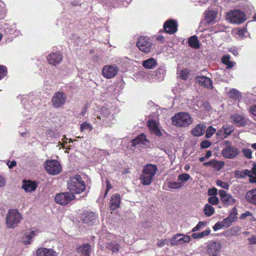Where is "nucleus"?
<instances>
[{"mask_svg":"<svg viewBox=\"0 0 256 256\" xmlns=\"http://www.w3.org/2000/svg\"><path fill=\"white\" fill-rule=\"evenodd\" d=\"M212 144V143L208 140H204L200 142V147L202 148H206L210 147Z\"/></svg>","mask_w":256,"mask_h":256,"instance_id":"obj_51","label":"nucleus"},{"mask_svg":"<svg viewBox=\"0 0 256 256\" xmlns=\"http://www.w3.org/2000/svg\"><path fill=\"white\" fill-rule=\"evenodd\" d=\"M222 63L226 66V68L230 69L234 66L233 62L230 60V56H224L222 59Z\"/></svg>","mask_w":256,"mask_h":256,"instance_id":"obj_36","label":"nucleus"},{"mask_svg":"<svg viewBox=\"0 0 256 256\" xmlns=\"http://www.w3.org/2000/svg\"><path fill=\"white\" fill-rule=\"evenodd\" d=\"M48 63L53 66H56L60 64L62 60V54L58 51L48 54L46 58Z\"/></svg>","mask_w":256,"mask_h":256,"instance_id":"obj_17","label":"nucleus"},{"mask_svg":"<svg viewBox=\"0 0 256 256\" xmlns=\"http://www.w3.org/2000/svg\"><path fill=\"white\" fill-rule=\"evenodd\" d=\"M237 210L236 207L232 208L228 216L224 219L223 222L225 224V228L229 227L234 222H235L237 219Z\"/></svg>","mask_w":256,"mask_h":256,"instance_id":"obj_19","label":"nucleus"},{"mask_svg":"<svg viewBox=\"0 0 256 256\" xmlns=\"http://www.w3.org/2000/svg\"><path fill=\"white\" fill-rule=\"evenodd\" d=\"M119 70L116 64L104 66L102 69V74L106 78L110 79L114 77Z\"/></svg>","mask_w":256,"mask_h":256,"instance_id":"obj_11","label":"nucleus"},{"mask_svg":"<svg viewBox=\"0 0 256 256\" xmlns=\"http://www.w3.org/2000/svg\"><path fill=\"white\" fill-rule=\"evenodd\" d=\"M8 73V69L6 66L0 65V80L2 79Z\"/></svg>","mask_w":256,"mask_h":256,"instance_id":"obj_44","label":"nucleus"},{"mask_svg":"<svg viewBox=\"0 0 256 256\" xmlns=\"http://www.w3.org/2000/svg\"><path fill=\"white\" fill-rule=\"evenodd\" d=\"M178 27L177 21L172 18L166 20L163 26L164 32L170 34H173L176 33L178 30Z\"/></svg>","mask_w":256,"mask_h":256,"instance_id":"obj_12","label":"nucleus"},{"mask_svg":"<svg viewBox=\"0 0 256 256\" xmlns=\"http://www.w3.org/2000/svg\"><path fill=\"white\" fill-rule=\"evenodd\" d=\"M248 240L250 244H256V238L255 236H252V238H249Z\"/></svg>","mask_w":256,"mask_h":256,"instance_id":"obj_60","label":"nucleus"},{"mask_svg":"<svg viewBox=\"0 0 256 256\" xmlns=\"http://www.w3.org/2000/svg\"><path fill=\"white\" fill-rule=\"evenodd\" d=\"M231 122L238 127H243L247 124V120L244 116L238 114H234L230 117Z\"/></svg>","mask_w":256,"mask_h":256,"instance_id":"obj_16","label":"nucleus"},{"mask_svg":"<svg viewBox=\"0 0 256 256\" xmlns=\"http://www.w3.org/2000/svg\"><path fill=\"white\" fill-rule=\"evenodd\" d=\"M244 156L248 159L252 158V150L250 148H244L242 150Z\"/></svg>","mask_w":256,"mask_h":256,"instance_id":"obj_43","label":"nucleus"},{"mask_svg":"<svg viewBox=\"0 0 256 256\" xmlns=\"http://www.w3.org/2000/svg\"><path fill=\"white\" fill-rule=\"evenodd\" d=\"M6 183L5 179L4 177L0 176V188L4 186Z\"/></svg>","mask_w":256,"mask_h":256,"instance_id":"obj_61","label":"nucleus"},{"mask_svg":"<svg viewBox=\"0 0 256 256\" xmlns=\"http://www.w3.org/2000/svg\"><path fill=\"white\" fill-rule=\"evenodd\" d=\"M142 66L147 69H153L158 64L156 60L154 58H149L142 62Z\"/></svg>","mask_w":256,"mask_h":256,"instance_id":"obj_29","label":"nucleus"},{"mask_svg":"<svg viewBox=\"0 0 256 256\" xmlns=\"http://www.w3.org/2000/svg\"><path fill=\"white\" fill-rule=\"evenodd\" d=\"M240 230V228L238 226H233L228 230V234L231 236H236Z\"/></svg>","mask_w":256,"mask_h":256,"instance_id":"obj_45","label":"nucleus"},{"mask_svg":"<svg viewBox=\"0 0 256 256\" xmlns=\"http://www.w3.org/2000/svg\"><path fill=\"white\" fill-rule=\"evenodd\" d=\"M35 235L34 231H32L30 234L26 235V238H28V242H26V244H29L30 243V240Z\"/></svg>","mask_w":256,"mask_h":256,"instance_id":"obj_55","label":"nucleus"},{"mask_svg":"<svg viewBox=\"0 0 256 256\" xmlns=\"http://www.w3.org/2000/svg\"><path fill=\"white\" fill-rule=\"evenodd\" d=\"M216 136H218V138H220L221 140L227 138L226 135L225 134L222 128L220 129L217 131Z\"/></svg>","mask_w":256,"mask_h":256,"instance_id":"obj_47","label":"nucleus"},{"mask_svg":"<svg viewBox=\"0 0 256 256\" xmlns=\"http://www.w3.org/2000/svg\"><path fill=\"white\" fill-rule=\"evenodd\" d=\"M204 211L207 216H210L214 214V208L211 205L206 204L204 207Z\"/></svg>","mask_w":256,"mask_h":256,"instance_id":"obj_35","label":"nucleus"},{"mask_svg":"<svg viewBox=\"0 0 256 256\" xmlns=\"http://www.w3.org/2000/svg\"><path fill=\"white\" fill-rule=\"evenodd\" d=\"M248 176L249 177V182L250 183H256V175L252 174L250 170V174L248 175Z\"/></svg>","mask_w":256,"mask_h":256,"instance_id":"obj_52","label":"nucleus"},{"mask_svg":"<svg viewBox=\"0 0 256 256\" xmlns=\"http://www.w3.org/2000/svg\"><path fill=\"white\" fill-rule=\"evenodd\" d=\"M149 142L150 140L146 138V135L142 133L132 140V146H133L138 145L145 146L147 145Z\"/></svg>","mask_w":256,"mask_h":256,"instance_id":"obj_20","label":"nucleus"},{"mask_svg":"<svg viewBox=\"0 0 256 256\" xmlns=\"http://www.w3.org/2000/svg\"><path fill=\"white\" fill-rule=\"evenodd\" d=\"M188 46L194 48H200V42L198 40V38L196 36H190L188 40Z\"/></svg>","mask_w":256,"mask_h":256,"instance_id":"obj_30","label":"nucleus"},{"mask_svg":"<svg viewBox=\"0 0 256 256\" xmlns=\"http://www.w3.org/2000/svg\"><path fill=\"white\" fill-rule=\"evenodd\" d=\"M82 256H90L91 246L88 243L84 244L80 248Z\"/></svg>","mask_w":256,"mask_h":256,"instance_id":"obj_31","label":"nucleus"},{"mask_svg":"<svg viewBox=\"0 0 256 256\" xmlns=\"http://www.w3.org/2000/svg\"><path fill=\"white\" fill-rule=\"evenodd\" d=\"M218 194V190L216 188H210L208 190V196H215Z\"/></svg>","mask_w":256,"mask_h":256,"instance_id":"obj_54","label":"nucleus"},{"mask_svg":"<svg viewBox=\"0 0 256 256\" xmlns=\"http://www.w3.org/2000/svg\"><path fill=\"white\" fill-rule=\"evenodd\" d=\"M204 19L207 24H211L216 22L218 12L214 10H206L204 12Z\"/></svg>","mask_w":256,"mask_h":256,"instance_id":"obj_26","label":"nucleus"},{"mask_svg":"<svg viewBox=\"0 0 256 256\" xmlns=\"http://www.w3.org/2000/svg\"><path fill=\"white\" fill-rule=\"evenodd\" d=\"M229 96L234 100H238L241 97L240 92L234 88H232L228 92Z\"/></svg>","mask_w":256,"mask_h":256,"instance_id":"obj_38","label":"nucleus"},{"mask_svg":"<svg viewBox=\"0 0 256 256\" xmlns=\"http://www.w3.org/2000/svg\"><path fill=\"white\" fill-rule=\"evenodd\" d=\"M168 244V240H167L166 239H164V240L162 239L158 242L157 246H158L160 248V247H162L164 246H165L166 244Z\"/></svg>","mask_w":256,"mask_h":256,"instance_id":"obj_53","label":"nucleus"},{"mask_svg":"<svg viewBox=\"0 0 256 256\" xmlns=\"http://www.w3.org/2000/svg\"><path fill=\"white\" fill-rule=\"evenodd\" d=\"M225 224H224L223 220L222 222H216L214 226H213V230L214 231H216L217 230H218L220 229H222L223 228H225Z\"/></svg>","mask_w":256,"mask_h":256,"instance_id":"obj_49","label":"nucleus"},{"mask_svg":"<svg viewBox=\"0 0 256 256\" xmlns=\"http://www.w3.org/2000/svg\"><path fill=\"white\" fill-rule=\"evenodd\" d=\"M251 172L254 175H256V164H253L252 168V169Z\"/></svg>","mask_w":256,"mask_h":256,"instance_id":"obj_62","label":"nucleus"},{"mask_svg":"<svg viewBox=\"0 0 256 256\" xmlns=\"http://www.w3.org/2000/svg\"><path fill=\"white\" fill-rule=\"evenodd\" d=\"M121 202L120 196L118 194H116L112 196L110 199V208L114 210L120 207Z\"/></svg>","mask_w":256,"mask_h":256,"instance_id":"obj_24","label":"nucleus"},{"mask_svg":"<svg viewBox=\"0 0 256 256\" xmlns=\"http://www.w3.org/2000/svg\"><path fill=\"white\" fill-rule=\"evenodd\" d=\"M157 170V166L154 164H147L144 166L140 178L142 184L144 186L150 185L153 181Z\"/></svg>","mask_w":256,"mask_h":256,"instance_id":"obj_2","label":"nucleus"},{"mask_svg":"<svg viewBox=\"0 0 256 256\" xmlns=\"http://www.w3.org/2000/svg\"><path fill=\"white\" fill-rule=\"evenodd\" d=\"M66 95L62 92H56L52 98V104L54 108H58L62 107L66 103Z\"/></svg>","mask_w":256,"mask_h":256,"instance_id":"obj_9","label":"nucleus"},{"mask_svg":"<svg viewBox=\"0 0 256 256\" xmlns=\"http://www.w3.org/2000/svg\"><path fill=\"white\" fill-rule=\"evenodd\" d=\"M210 230H206L200 233H193L192 234V237L194 239L200 238L204 236H207L210 234Z\"/></svg>","mask_w":256,"mask_h":256,"instance_id":"obj_37","label":"nucleus"},{"mask_svg":"<svg viewBox=\"0 0 256 256\" xmlns=\"http://www.w3.org/2000/svg\"><path fill=\"white\" fill-rule=\"evenodd\" d=\"M224 166V162L223 161H218L216 160H212V166L216 170L218 171L220 170Z\"/></svg>","mask_w":256,"mask_h":256,"instance_id":"obj_34","label":"nucleus"},{"mask_svg":"<svg viewBox=\"0 0 256 256\" xmlns=\"http://www.w3.org/2000/svg\"><path fill=\"white\" fill-rule=\"evenodd\" d=\"M208 202L209 203L211 204H212L216 205L217 204L218 202V198L216 196H213L210 197L208 199Z\"/></svg>","mask_w":256,"mask_h":256,"instance_id":"obj_50","label":"nucleus"},{"mask_svg":"<svg viewBox=\"0 0 256 256\" xmlns=\"http://www.w3.org/2000/svg\"><path fill=\"white\" fill-rule=\"evenodd\" d=\"M206 128V126L205 124H199L191 130V134L194 136H200L204 134Z\"/></svg>","mask_w":256,"mask_h":256,"instance_id":"obj_27","label":"nucleus"},{"mask_svg":"<svg viewBox=\"0 0 256 256\" xmlns=\"http://www.w3.org/2000/svg\"><path fill=\"white\" fill-rule=\"evenodd\" d=\"M147 126L152 134H154L158 136H162V132L158 127L156 120H148L147 122Z\"/></svg>","mask_w":256,"mask_h":256,"instance_id":"obj_21","label":"nucleus"},{"mask_svg":"<svg viewBox=\"0 0 256 256\" xmlns=\"http://www.w3.org/2000/svg\"><path fill=\"white\" fill-rule=\"evenodd\" d=\"M172 124L178 127H187L192 124L193 119L186 112H179L174 114L171 118Z\"/></svg>","mask_w":256,"mask_h":256,"instance_id":"obj_3","label":"nucleus"},{"mask_svg":"<svg viewBox=\"0 0 256 256\" xmlns=\"http://www.w3.org/2000/svg\"><path fill=\"white\" fill-rule=\"evenodd\" d=\"M22 219L21 214L16 209L10 210L6 216V224L8 228L17 226Z\"/></svg>","mask_w":256,"mask_h":256,"instance_id":"obj_4","label":"nucleus"},{"mask_svg":"<svg viewBox=\"0 0 256 256\" xmlns=\"http://www.w3.org/2000/svg\"><path fill=\"white\" fill-rule=\"evenodd\" d=\"M226 137L230 135L234 131V128L232 126H224L222 128Z\"/></svg>","mask_w":256,"mask_h":256,"instance_id":"obj_42","label":"nucleus"},{"mask_svg":"<svg viewBox=\"0 0 256 256\" xmlns=\"http://www.w3.org/2000/svg\"><path fill=\"white\" fill-rule=\"evenodd\" d=\"M222 247V244L220 242H210L206 248L207 254L208 256H220L219 253Z\"/></svg>","mask_w":256,"mask_h":256,"instance_id":"obj_10","label":"nucleus"},{"mask_svg":"<svg viewBox=\"0 0 256 256\" xmlns=\"http://www.w3.org/2000/svg\"><path fill=\"white\" fill-rule=\"evenodd\" d=\"M226 18L230 22L237 24H242L246 20L245 14L238 10L229 12L226 14Z\"/></svg>","mask_w":256,"mask_h":256,"instance_id":"obj_5","label":"nucleus"},{"mask_svg":"<svg viewBox=\"0 0 256 256\" xmlns=\"http://www.w3.org/2000/svg\"><path fill=\"white\" fill-rule=\"evenodd\" d=\"M136 45L141 52L148 53L152 49V44L149 38L142 36L138 38Z\"/></svg>","mask_w":256,"mask_h":256,"instance_id":"obj_7","label":"nucleus"},{"mask_svg":"<svg viewBox=\"0 0 256 256\" xmlns=\"http://www.w3.org/2000/svg\"><path fill=\"white\" fill-rule=\"evenodd\" d=\"M68 188L73 194H80L85 190L86 184L80 175L76 174L70 178Z\"/></svg>","mask_w":256,"mask_h":256,"instance_id":"obj_1","label":"nucleus"},{"mask_svg":"<svg viewBox=\"0 0 256 256\" xmlns=\"http://www.w3.org/2000/svg\"><path fill=\"white\" fill-rule=\"evenodd\" d=\"M189 75V70L187 69L182 70L180 74V77L183 80H186Z\"/></svg>","mask_w":256,"mask_h":256,"instance_id":"obj_46","label":"nucleus"},{"mask_svg":"<svg viewBox=\"0 0 256 256\" xmlns=\"http://www.w3.org/2000/svg\"><path fill=\"white\" fill-rule=\"evenodd\" d=\"M204 224H205V222H198V223L197 224V225L192 228V232H194L198 230L202 226H204Z\"/></svg>","mask_w":256,"mask_h":256,"instance_id":"obj_56","label":"nucleus"},{"mask_svg":"<svg viewBox=\"0 0 256 256\" xmlns=\"http://www.w3.org/2000/svg\"><path fill=\"white\" fill-rule=\"evenodd\" d=\"M36 256H57L56 252L52 248H40L36 251Z\"/></svg>","mask_w":256,"mask_h":256,"instance_id":"obj_25","label":"nucleus"},{"mask_svg":"<svg viewBox=\"0 0 256 256\" xmlns=\"http://www.w3.org/2000/svg\"><path fill=\"white\" fill-rule=\"evenodd\" d=\"M211 156H212V152L210 150H208L206 154L205 157L206 158H210Z\"/></svg>","mask_w":256,"mask_h":256,"instance_id":"obj_64","label":"nucleus"},{"mask_svg":"<svg viewBox=\"0 0 256 256\" xmlns=\"http://www.w3.org/2000/svg\"><path fill=\"white\" fill-rule=\"evenodd\" d=\"M112 246V250L113 252H116L119 250V246L118 244H114L110 245Z\"/></svg>","mask_w":256,"mask_h":256,"instance_id":"obj_58","label":"nucleus"},{"mask_svg":"<svg viewBox=\"0 0 256 256\" xmlns=\"http://www.w3.org/2000/svg\"><path fill=\"white\" fill-rule=\"evenodd\" d=\"M240 154L239 150L234 146H228L223 148L222 151V156L228 159L236 158Z\"/></svg>","mask_w":256,"mask_h":256,"instance_id":"obj_13","label":"nucleus"},{"mask_svg":"<svg viewBox=\"0 0 256 256\" xmlns=\"http://www.w3.org/2000/svg\"><path fill=\"white\" fill-rule=\"evenodd\" d=\"M46 171L50 174L57 175L62 172V168L60 162L56 160H47L44 164Z\"/></svg>","mask_w":256,"mask_h":256,"instance_id":"obj_6","label":"nucleus"},{"mask_svg":"<svg viewBox=\"0 0 256 256\" xmlns=\"http://www.w3.org/2000/svg\"><path fill=\"white\" fill-rule=\"evenodd\" d=\"M196 80L200 85L205 88L210 90L213 88L212 82L210 78L204 76H197L196 77Z\"/></svg>","mask_w":256,"mask_h":256,"instance_id":"obj_18","label":"nucleus"},{"mask_svg":"<svg viewBox=\"0 0 256 256\" xmlns=\"http://www.w3.org/2000/svg\"><path fill=\"white\" fill-rule=\"evenodd\" d=\"M191 240L190 236L181 234H175L170 240V244L172 246H178L183 243H188Z\"/></svg>","mask_w":256,"mask_h":256,"instance_id":"obj_14","label":"nucleus"},{"mask_svg":"<svg viewBox=\"0 0 256 256\" xmlns=\"http://www.w3.org/2000/svg\"><path fill=\"white\" fill-rule=\"evenodd\" d=\"M96 214L92 212H86L82 216V220L88 224H92L96 219Z\"/></svg>","mask_w":256,"mask_h":256,"instance_id":"obj_22","label":"nucleus"},{"mask_svg":"<svg viewBox=\"0 0 256 256\" xmlns=\"http://www.w3.org/2000/svg\"><path fill=\"white\" fill-rule=\"evenodd\" d=\"M16 164V162L14 160H12L10 162V165H8V167L10 168H12L13 167L15 166Z\"/></svg>","mask_w":256,"mask_h":256,"instance_id":"obj_63","label":"nucleus"},{"mask_svg":"<svg viewBox=\"0 0 256 256\" xmlns=\"http://www.w3.org/2000/svg\"><path fill=\"white\" fill-rule=\"evenodd\" d=\"M93 127L91 124L85 122L80 124V130L81 132H84L86 130L92 131Z\"/></svg>","mask_w":256,"mask_h":256,"instance_id":"obj_39","label":"nucleus"},{"mask_svg":"<svg viewBox=\"0 0 256 256\" xmlns=\"http://www.w3.org/2000/svg\"><path fill=\"white\" fill-rule=\"evenodd\" d=\"M216 184L226 190H228L229 188V184H228V183L226 182H224L221 180H218L216 181Z\"/></svg>","mask_w":256,"mask_h":256,"instance_id":"obj_48","label":"nucleus"},{"mask_svg":"<svg viewBox=\"0 0 256 256\" xmlns=\"http://www.w3.org/2000/svg\"><path fill=\"white\" fill-rule=\"evenodd\" d=\"M190 178V176L188 174L183 173L178 176V179L180 182H183L188 181Z\"/></svg>","mask_w":256,"mask_h":256,"instance_id":"obj_40","label":"nucleus"},{"mask_svg":"<svg viewBox=\"0 0 256 256\" xmlns=\"http://www.w3.org/2000/svg\"><path fill=\"white\" fill-rule=\"evenodd\" d=\"M245 197L247 202L256 206V188L248 190Z\"/></svg>","mask_w":256,"mask_h":256,"instance_id":"obj_28","label":"nucleus"},{"mask_svg":"<svg viewBox=\"0 0 256 256\" xmlns=\"http://www.w3.org/2000/svg\"><path fill=\"white\" fill-rule=\"evenodd\" d=\"M250 111L252 114L256 116V104L252 106L250 108Z\"/></svg>","mask_w":256,"mask_h":256,"instance_id":"obj_59","label":"nucleus"},{"mask_svg":"<svg viewBox=\"0 0 256 256\" xmlns=\"http://www.w3.org/2000/svg\"><path fill=\"white\" fill-rule=\"evenodd\" d=\"M250 174V170H236L234 171L235 177L237 178H243Z\"/></svg>","mask_w":256,"mask_h":256,"instance_id":"obj_33","label":"nucleus"},{"mask_svg":"<svg viewBox=\"0 0 256 256\" xmlns=\"http://www.w3.org/2000/svg\"><path fill=\"white\" fill-rule=\"evenodd\" d=\"M218 194L220 197L221 201L226 206L233 205L236 202V199L231 194H228L226 192L223 190H219Z\"/></svg>","mask_w":256,"mask_h":256,"instance_id":"obj_15","label":"nucleus"},{"mask_svg":"<svg viewBox=\"0 0 256 256\" xmlns=\"http://www.w3.org/2000/svg\"><path fill=\"white\" fill-rule=\"evenodd\" d=\"M216 132V129L212 126H210L206 130V137L208 138H210Z\"/></svg>","mask_w":256,"mask_h":256,"instance_id":"obj_41","label":"nucleus"},{"mask_svg":"<svg viewBox=\"0 0 256 256\" xmlns=\"http://www.w3.org/2000/svg\"><path fill=\"white\" fill-rule=\"evenodd\" d=\"M184 186V184L182 182H170L167 184L168 190H177L180 188Z\"/></svg>","mask_w":256,"mask_h":256,"instance_id":"obj_32","label":"nucleus"},{"mask_svg":"<svg viewBox=\"0 0 256 256\" xmlns=\"http://www.w3.org/2000/svg\"><path fill=\"white\" fill-rule=\"evenodd\" d=\"M22 183V188L28 192L34 191L38 187L36 182L31 180H23Z\"/></svg>","mask_w":256,"mask_h":256,"instance_id":"obj_23","label":"nucleus"},{"mask_svg":"<svg viewBox=\"0 0 256 256\" xmlns=\"http://www.w3.org/2000/svg\"><path fill=\"white\" fill-rule=\"evenodd\" d=\"M76 198L74 194L70 192H60L54 198L55 202L62 206H66Z\"/></svg>","mask_w":256,"mask_h":256,"instance_id":"obj_8","label":"nucleus"},{"mask_svg":"<svg viewBox=\"0 0 256 256\" xmlns=\"http://www.w3.org/2000/svg\"><path fill=\"white\" fill-rule=\"evenodd\" d=\"M106 192H105V194H104V197L106 196L108 194V191L111 188H112L110 182L108 180H106Z\"/></svg>","mask_w":256,"mask_h":256,"instance_id":"obj_57","label":"nucleus"}]
</instances>
